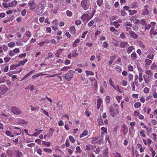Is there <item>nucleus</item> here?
<instances>
[{
  "label": "nucleus",
  "instance_id": "nucleus-1",
  "mask_svg": "<svg viewBox=\"0 0 157 157\" xmlns=\"http://www.w3.org/2000/svg\"><path fill=\"white\" fill-rule=\"evenodd\" d=\"M11 111L14 115H18L22 113L21 109L20 108L15 106L11 107Z\"/></svg>",
  "mask_w": 157,
  "mask_h": 157
},
{
  "label": "nucleus",
  "instance_id": "nucleus-2",
  "mask_svg": "<svg viewBox=\"0 0 157 157\" xmlns=\"http://www.w3.org/2000/svg\"><path fill=\"white\" fill-rule=\"evenodd\" d=\"M9 128L13 132V133L15 135V136L20 135L21 133V130L18 127L12 126L10 127Z\"/></svg>",
  "mask_w": 157,
  "mask_h": 157
},
{
  "label": "nucleus",
  "instance_id": "nucleus-3",
  "mask_svg": "<svg viewBox=\"0 0 157 157\" xmlns=\"http://www.w3.org/2000/svg\"><path fill=\"white\" fill-rule=\"evenodd\" d=\"M75 73V71L70 70L64 76V78L68 81H70L73 77V75Z\"/></svg>",
  "mask_w": 157,
  "mask_h": 157
},
{
  "label": "nucleus",
  "instance_id": "nucleus-4",
  "mask_svg": "<svg viewBox=\"0 0 157 157\" xmlns=\"http://www.w3.org/2000/svg\"><path fill=\"white\" fill-rule=\"evenodd\" d=\"M109 112L110 115L114 117L118 114V110L115 109L113 106H110L109 108Z\"/></svg>",
  "mask_w": 157,
  "mask_h": 157
},
{
  "label": "nucleus",
  "instance_id": "nucleus-5",
  "mask_svg": "<svg viewBox=\"0 0 157 157\" xmlns=\"http://www.w3.org/2000/svg\"><path fill=\"white\" fill-rule=\"evenodd\" d=\"M149 6L147 5H145L144 8L142 10L141 15L143 16H147L149 15L150 11L148 10Z\"/></svg>",
  "mask_w": 157,
  "mask_h": 157
},
{
  "label": "nucleus",
  "instance_id": "nucleus-6",
  "mask_svg": "<svg viewBox=\"0 0 157 157\" xmlns=\"http://www.w3.org/2000/svg\"><path fill=\"white\" fill-rule=\"evenodd\" d=\"M28 5L29 6L30 9L31 10L34 9L36 6V4L34 0H30L28 3Z\"/></svg>",
  "mask_w": 157,
  "mask_h": 157
},
{
  "label": "nucleus",
  "instance_id": "nucleus-7",
  "mask_svg": "<svg viewBox=\"0 0 157 157\" xmlns=\"http://www.w3.org/2000/svg\"><path fill=\"white\" fill-rule=\"evenodd\" d=\"M150 37L157 36V29L156 28H151L150 32Z\"/></svg>",
  "mask_w": 157,
  "mask_h": 157
},
{
  "label": "nucleus",
  "instance_id": "nucleus-8",
  "mask_svg": "<svg viewBox=\"0 0 157 157\" xmlns=\"http://www.w3.org/2000/svg\"><path fill=\"white\" fill-rule=\"evenodd\" d=\"M89 0H82L81 2V7L84 10L88 9L89 6L87 5V2Z\"/></svg>",
  "mask_w": 157,
  "mask_h": 157
},
{
  "label": "nucleus",
  "instance_id": "nucleus-9",
  "mask_svg": "<svg viewBox=\"0 0 157 157\" xmlns=\"http://www.w3.org/2000/svg\"><path fill=\"white\" fill-rule=\"evenodd\" d=\"M143 78L144 81L146 84H149L150 83L152 77L147 76V75H144Z\"/></svg>",
  "mask_w": 157,
  "mask_h": 157
},
{
  "label": "nucleus",
  "instance_id": "nucleus-10",
  "mask_svg": "<svg viewBox=\"0 0 157 157\" xmlns=\"http://www.w3.org/2000/svg\"><path fill=\"white\" fill-rule=\"evenodd\" d=\"M122 131L123 132V134L125 135L128 132V128L125 124H124L121 127Z\"/></svg>",
  "mask_w": 157,
  "mask_h": 157
},
{
  "label": "nucleus",
  "instance_id": "nucleus-11",
  "mask_svg": "<svg viewBox=\"0 0 157 157\" xmlns=\"http://www.w3.org/2000/svg\"><path fill=\"white\" fill-rule=\"evenodd\" d=\"M100 137H93L92 138V141L91 142V143L92 144H96L99 142H101V141L102 140V138L101 139V140L100 139Z\"/></svg>",
  "mask_w": 157,
  "mask_h": 157
},
{
  "label": "nucleus",
  "instance_id": "nucleus-12",
  "mask_svg": "<svg viewBox=\"0 0 157 157\" xmlns=\"http://www.w3.org/2000/svg\"><path fill=\"white\" fill-rule=\"evenodd\" d=\"M52 24H53L52 26V29L55 31L56 30L58 29V23H57V20H54L52 22Z\"/></svg>",
  "mask_w": 157,
  "mask_h": 157
},
{
  "label": "nucleus",
  "instance_id": "nucleus-13",
  "mask_svg": "<svg viewBox=\"0 0 157 157\" xmlns=\"http://www.w3.org/2000/svg\"><path fill=\"white\" fill-rule=\"evenodd\" d=\"M0 90L3 93H6L9 90L6 86L2 85L0 87Z\"/></svg>",
  "mask_w": 157,
  "mask_h": 157
},
{
  "label": "nucleus",
  "instance_id": "nucleus-14",
  "mask_svg": "<svg viewBox=\"0 0 157 157\" xmlns=\"http://www.w3.org/2000/svg\"><path fill=\"white\" fill-rule=\"evenodd\" d=\"M145 73L147 75V76L151 77L153 78L154 76L153 71L151 70H146L145 71Z\"/></svg>",
  "mask_w": 157,
  "mask_h": 157
},
{
  "label": "nucleus",
  "instance_id": "nucleus-15",
  "mask_svg": "<svg viewBox=\"0 0 157 157\" xmlns=\"http://www.w3.org/2000/svg\"><path fill=\"white\" fill-rule=\"evenodd\" d=\"M44 9L38 6L37 8L36 13L37 15H40L44 11Z\"/></svg>",
  "mask_w": 157,
  "mask_h": 157
},
{
  "label": "nucleus",
  "instance_id": "nucleus-16",
  "mask_svg": "<svg viewBox=\"0 0 157 157\" xmlns=\"http://www.w3.org/2000/svg\"><path fill=\"white\" fill-rule=\"evenodd\" d=\"M5 133L6 135L10 137H13L15 136L14 133H13L11 131L9 130L6 131Z\"/></svg>",
  "mask_w": 157,
  "mask_h": 157
},
{
  "label": "nucleus",
  "instance_id": "nucleus-17",
  "mask_svg": "<svg viewBox=\"0 0 157 157\" xmlns=\"http://www.w3.org/2000/svg\"><path fill=\"white\" fill-rule=\"evenodd\" d=\"M129 34L130 36L133 39H136L138 37V35L133 31L130 32Z\"/></svg>",
  "mask_w": 157,
  "mask_h": 157
},
{
  "label": "nucleus",
  "instance_id": "nucleus-18",
  "mask_svg": "<svg viewBox=\"0 0 157 157\" xmlns=\"http://www.w3.org/2000/svg\"><path fill=\"white\" fill-rule=\"evenodd\" d=\"M102 102V100L101 98H98L97 100V108L99 109L100 108Z\"/></svg>",
  "mask_w": 157,
  "mask_h": 157
},
{
  "label": "nucleus",
  "instance_id": "nucleus-19",
  "mask_svg": "<svg viewBox=\"0 0 157 157\" xmlns=\"http://www.w3.org/2000/svg\"><path fill=\"white\" fill-rule=\"evenodd\" d=\"M128 45V43L126 41H122L120 44V47L121 48H125Z\"/></svg>",
  "mask_w": 157,
  "mask_h": 157
},
{
  "label": "nucleus",
  "instance_id": "nucleus-20",
  "mask_svg": "<svg viewBox=\"0 0 157 157\" xmlns=\"http://www.w3.org/2000/svg\"><path fill=\"white\" fill-rule=\"evenodd\" d=\"M54 129L52 128H50L49 129V133L46 134V136L48 137H50L52 136L53 134L54 133Z\"/></svg>",
  "mask_w": 157,
  "mask_h": 157
},
{
  "label": "nucleus",
  "instance_id": "nucleus-21",
  "mask_svg": "<svg viewBox=\"0 0 157 157\" xmlns=\"http://www.w3.org/2000/svg\"><path fill=\"white\" fill-rule=\"evenodd\" d=\"M147 142H148V146H149V147L150 148V150L151 151L153 152L154 151V150H153V149L150 146V145L151 144V143L152 142V141L149 138H148L147 139Z\"/></svg>",
  "mask_w": 157,
  "mask_h": 157
},
{
  "label": "nucleus",
  "instance_id": "nucleus-22",
  "mask_svg": "<svg viewBox=\"0 0 157 157\" xmlns=\"http://www.w3.org/2000/svg\"><path fill=\"white\" fill-rule=\"evenodd\" d=\"M17 1L14 0L11 3H9V7H13L15 6L17 4Z\"/></svg>",
  "mask_w": 157,
  "mask_h": 157
},
{
  "label": "nucleus",
  "instance_id": "nucleus-23",
  "mask_svg": "<svg viewBox=\"0 0 157 157\" xmlns=\"http://www.w3.org/2000/svg\"><path fill=\"white\" fill-rule=\"evenodd\" d=\"M93 145H92L91 144H88L86 146V148L85 149V151H89L91 149L93 148Z\"/></svg>",
  "mask_w": 157,
  "mask_h": 157
},
{
  "label": "nucleus",
  "instance_id": "nucleus-24",
  "mask_svg": "<svg viewBox=\"0 0 157 157\" xmlns=\"http://www.w3.org/2000/svg\"><path fill=\"white\" fill-rule=\"evenodd\" d=\"M73 56L76 57L78 56V52L77 51V49H75L72 52V53H71Z\"/></svg>",
  "mask_w": 157,
  "mask_h": 157
},
{
  "label": "nucleus",
  "instance_id": "nucleus-25",
  "mask_svg": "<svg viewBox=\"0 0 157 157\" xmlns=\"http://www.w3.org/2000/svg\"><path fill=\"white\" fill-rule=\"evenodd\" d=\"M70 32L72 34H74L76 33V30L75 27L71 26L70 28Z\"/></svg>",
  "mask_w": 157,
  "mask_h": 157
},
{
  "label": "nucleus",
  "instance_id": "nucleus-26",
  "mask_svg": "<svg viewBox=\"0 0 157 157\" xmlns=\"http://www.w3.org/2000/svg\"><path fill=\"white\" fill-rule=\"evenodd\" d=\"M28 61V59H25L24 60H21L19 63L17 64L18 66H20L21 65H23L25 64Z\"/></svg>",
  "mask_w": 157,
  "mask_h": 157
},
{
  "label": "nucleus",
  "instance_id": "nucleus-27",
  "mask_svg": "<svg viewBox=\"0 0 157 157\" xmlns=\"http://www.w3.org/2000/svg\"><path fill=\"white\" fill-rule=\"evenodd\" d=\"M131 59L133 60L137 58V56L135 52H133L131 55Z\"/></svg>",
  "mask_w": 157,
  "mask_h": 157
},
{
  "label": "nucleus",
  "instance_id": "nucleus-28",
  "mask_svg": "<svg viewBox=\"0 0 157 157\" xmlns=\"http://www.w3.org/2000/svg\"><path fill=\"white\" fill-rule=\"evenodd\" d=\"M88 130L87 129H85L84 130L82 133L80 135L79 137L82 138L85 136H86L88 134Z\"/></svg>",
  "mask_w": 157,
  "mask_h": 157
},
{
  "label": "nucleus",
  "instance_id": "nucleus-29",
  "mask_svg": "<svg viewBox=\"0 0 157 157\" xmlns=\"http://www.w3.org/2000/svg\"><path fill=\"white\" fill-rule=\"evenodd\" d=\"M97 121L98 123L99 126L102 125L104 124L103 121L101 118H98Z\"/></svg>",
  "mask_w": 157,
  "mask_h": 157
},
{
  "label": "nucleus",
  "instance_id": "nucleus-30",
  "mask_svg": "<svg viewBox=\"0 0 157 157\" xmlns=\"http://www.w3.org/2000/svg\"><path fill=\"white\" fill-rule=\"evenodd\" d=\"M113 88L116 90H117L118 92L121 93V91L119 88V87L118 86H116L114 85L112 86Z\"/></svg>",
  "mask_w": 157,
  "mask_h": 157
},
{
  "label": "nucleus",
  "instance_id": "nucleus-31",
  "mask_svg": "<svg viewBox=\"0 0 157 157\" xmlns=\"http://www.w3.org/2000/svg\"><path fill=\"white\" fill-rule=\"evenodd\" d=\"M134 49V48L132 46H130L128 47L127 50V53L129 54L131 53L132 50Z\"/></svg>",
  "mask_w": 157,
  "mask_h": 157
},
{
  "label": "nucleus",
  "instance_id": "nucleus-32",
  "mask_svg": "<svg viewBox=\"0 0 157 157\" xmlns=\"http://www.w3.org/2000/svg\"><path fill=\"white\" fill-rule=\"evenodd\" d=\"M16 155L17 157H23L22 153L19 151H16Z\"/></svg>",
  "mask_w": 157,
  "mask_h": 157
},
{
  "label": "nucleus",
  "instance_id": "nucleus-33",
  "mask_svg": "<svg viewBox=\"0 0 157 157\" xmlns=\"http://www.w3.org/2000/svg\"><path fill=\"white\" fill-rule=\"evenodd\" d=\"M102 149V147H98L95 150V153L97 154H99L101 151Z\"/></svg>",
  "mask_w": 157,
  "mask_h": 157
},
{
  "label": "nucleus",
  "instance_id": "nucleus-34",
  "mask_svg": "<svg viewBox=\"0 0 157 157\" xmlns=\"http://www.w3.org/2000/svg\"><path fill=\"white\" fill-rule=\"evenodd\" d=\"M110 97L108 96H107L105 98V101L107 104H109L110 103Z\"/></svg>",
  "mask_w": 157,
  "mask_h": 157
},
{
  "label": "nucleus",
  "instance_id": "nucleus-35",
  "mask_svg": "<svg viewBox=\"0 0 157 157\" xmlns=\"http://www.w3.org/2000/svg\"><path fill=\"white\" fill-rule=\"evenodd\" d=\"M6 76H3L0 78V83H4L6 81Z\"/></svg>",
  "mask_w": 157,
  "mask_h": 157
},
{
  "label": "nucleus",
  "instance_id": "nucleus-36",
  "mask_svg": "<svg viewBox=\"0 0 157 157\" xmlns=\"http://www.w3.org/2000/svg\"><path fill=\"white\" fill-rule=\"evenodd\" d=\"M18 123L19 124H27L28 123V122L27 121H25L24 120L21 119L20 120L18 121Z\"/></svg>",
  "mask_w": 157,
  "mask_h": 157
},
{
  "label": "nucleus",
  "instance_id": "nucleus-37",
  "mask_svg": "<svg viewBox=\"0 0 157 157\" xmlns=\"http://www.w3.org/2000/svg\"><path fill=\"white\" fill-rule=\"evenodd\" d=\"M128 12L129 13V15H132L136 13H137V11L136 10H128Z\"/></svg>",
  "mask_w": 157,
  "mask_h": 157
},
{
  "label": "nucleus",
  "instance_id": "nucleus-38",
  "mask_svg": "<svg viewBox=\"0 0 157 157\" xmlns=\"http://www.w3.org/2000/svg\"><path fill=\"white\" fill-rule=\"evenodd\" d=\"M25 34L26 36L29 37H30L32 36L31 33L29 30L26 31Z\"/></svg>",
  "mask_w": 157,
  "mask_h": 157
},
{
  "label": "nucleus",
  "instance_id": "nucleus-39",
  "mask_svg": "<svg viewBox=\"0 0 157 157\" xmlns=\"http://www.w3.org/2000/svg\"><path fill=\"white\" fill-rule=\"evenodd\" d=\"M85 72L87 76H88L89 75H94V73L91 71L86 70V71Z\"/></svg>",
  "mask_w": 157,
  "mask_h": 157
},
{
  "label": "nucleus",
  "instance_id": "nucleus-40",
  "mask_svg": "<svg viewBox=\"0 0 157 157\" xmlns=\"http://www.w3.org/2000/svg\"><path fill=\"white\" fill-rule=\"evenodd\" d=\"M140 136L142 137H145V131L144 130H141L140 132Z\"/></svg>",
  "mask_w": 157,
  "mask_h": 157
},
{
  "label": "nucleus",
  "instance_id": "nucleus-41",
  "mask_svg": "<svg viewBox=\"0 0 157 157\" xmlns=\"http://www.w3.org/2000/svg\"><path fill=\"white\" fill-rule=\"evenodd\" d=\"M89 16V15L87 14H83L81 18L83 21L86 20V19Z\"/></svg>",
  "mask_w": 157,
  "mask_h": 157
},
{
  "label": "nucleus",
  "instance_id": "nucleus-42",
  "mask_svg": "<svg viewBox=\"0 0 157 157\" xmlns=\"http://www.w3.org/2000/svg\"><path fill=\"white\" fill-rule=\"evenodd\" d=\"M141 104L140 102H137L135 103L134 104V107L136 108H138L141 106Z\"/></svg>",
  "mask_w": 157,
  "mask_h": 157
},
{
  "label": "nucleus",
  "instance_id": "nucleus-43",
  "mask_svg": "<svg viewBox=\"0 0 157 157\" xmlns=\"http://www.w3.org/2000/svg\"><path fill=\"white\" fill-rule=\"evenodd\" d=\"M31 109L32 111H35L37 110L39 108V107L36 106L34 107L33 106L31 105L30 106Z\"/></svg>",
  "mask_w": 157,
  "mask_h": 157
},
{
  "label": "nucleus",
  "instance_id": "nucleus-44",
  "mask_svg": "<svg viewBox=\"0 0 157 157\" xmlns=\"http://www.w3.org/2000/svg\"><path fill=\"white\" fill-rule=\"evenodd\" d=\"M145 62L147 65H149L152 62V61L148 59H146L145 60Z\"/></svg>",
  "mask_w": 157,
  "mask_h": 157
},
{
  "label": "nucleus",
  "instance_id": "nucleus-45",
  "mask_svg": "<svg viewBox=\"0 0 157 157\" xmlns=\"http://www.w3.org/2000/svg\"><path fill=\"white\" fill-rule=\"evenodd\" d=\"M67 15L69 17H71L72 15V12L69 10H67L66 11Z\"/></svg>",
  "mask_w": 157,
  "mask_h": 157
},
{
  "label": "nucleus",
  "instance_id": "nucleus-46",
  "mask_svg": "<svg viewBox=\"0 0 157 157\" xmlns=\"http://www.w3.org/2000/svg\"><path fill=\"white\" fill-rule=\"evenodd\" d=\"M103 2V0H98L97 1V5L100 7Z\"/></svg>",
  "mask_w": 157,
  "mask_h": 157
},
{
  "label": "nucleus",
  "instance_id": "nucleus-47",
  "mask_svg": "<svg viewBox=\"0 0 157 157\" xmlns=\"http://www.w3.org/2000/svg\"><path fill=\"white\" fill-rule=\"evenodd\" d=\"M8 46L10 48H12L15 46V43L14 42H10L8 44Z\"/></svg>",
  "mask_w": 157,
  "mask_h": 157
},
{
  "label": "nucleus",
  "instance_id": "nucleus-48",
  "mask_svg": "<svg viewBox=\"0 0 157 157\" xmlns=\"http://www.w3.org/2000/svg\"><path fill=\"white\" fill-rule=\"evenodd\" d=\"M69 138L70 141L72 143H73L75 142V140L74 139V138L71 136H70L69 137Z\"/></svg>",
  "mask_w": 157,
  "mask_h": 157
},
{
  "label": "nucleus",
  "instance_id": "nucleus-49",
  "mask_svg": "<svg viewBox=\"0 0 157 157\" xmlns=\"http://www.w3.org/2000/svg\"><path fill=\"white\" fill-rule=\"evenodd\" d=\"M146 20L145 19H142L140 21V24L144 26L146 24Z\"/></svg>",
  "mask_w": 157,
  "mask_h": 157
},
{
  "label": "nucleus",
  "instance_id": "nucleus-50",
  "mask_svg": "<svg viewBox=\"0 0 157 157\" xmlns=\"http://www.w3.org/2000/svg\"><path fill=\"white\" fill-rule=\"evenodd\" d=\"M113 23V25L115 26L116 28H118L120 25L118 23V22L117 21H114Z\"/></svg>",
  "mask_w": 157,
  "mask_h": 157
},
{
  "label": "nucleus",
  "instance_id": "nucleus-51",
  "mask_svg": "<svg viewBox=\"0 0 157 157\" xmlns=\"http://www.w3.org/2000/svg\"><path fill=\"white\" fill-rule=\"evenodd\" d=\"M144 25V29L145 30H149L150 29V28H151V25H150L149 24H146Z\"/></svg>",
  "mask_w": 157,
  "mask_h": 157
},
{
  "label": "nucleus",
  "instance_id": "nucleus-52",
  "mask_svg": "<svg viewBox=\"0 0 157 157\" xmlns=\"http://www.w3.org/2000/svg\"><path fill=\"white\" fill-rule=\"evenodd\" d=\"M19 67L18 66V64L12 65L10 66V70H13L14 69H15L17 67Z\"/></svg>",
  "mask_w": 157,
  "mask_h": 157
},
{
  "label": "nucleus",
  "instance_id": "nucleus-53",
  "mask_svg": "<svg viewBox=\"0 0 157 157\" xmlns=\"http://www.w3.org/2000/svg\"><path fill=\"white\" fill-rule=\"evenodd\" d=\"M44 150L45 152H47L48 153H51L52 151V150L50 148H44Z\"/></svg>",
  "mask_w": 157,
  "mask_h": 157
},
{
  "label": "nucleus",
  "instance_id": "nucleus-54",
  "mask_svg": "<svg viewBox=\"0 0 157 157\" xmlns=\"http://www.w3.org/2000/svg\"><path fill=\"white\" fill-rule=\"evenodd\" d=\"M149 89L147 87H145L144 90V92L145 94H147L149 93Z\"/></svg>",
  "mask_w": 157,
  "mask_h": 157
},
{
  "label": "nucleus",
  "instance_id": "nucleus-55",
  "mask_svg": "<svg viewBox=\"0 0 157 157\" xmlns=\"http://www.w3.org/2000/svg\"><path fill=\"white\" fill-rule=\"evenodd\" d=\"M154 56L153 54H150L147 55V57L148 58L150 59H153Z\"/></svg>",
  "mask_w": 157,
  "mask_h": 157
},
{
  "label": "nucleus",
  "instance_id": "nucleus-56",
  "mask_svg": "<svg viewBox=\"0 0 157 157\" xmlns=\"http://www.w3.org/2000/svg\"><path fill=\"white\" fill-rule=\"evenodd\" d=\"M137 3L136 2H134L131 5V8H134L136 7L137 6Z\"/></svg>",
  "mask_w": 157,
  "mask_h": 157
},
{
  "label": "nucleus",
  "instance_id": "nucleus-57",
  "mask_svg": "<svg viewBox=\"0 0 157 157\" xmlns=\"http://www.w3.org/2000/svg\"><path fill=\"white\" fill-rule=\"evenodd\" d=\"M150 25H151V28H155V25L156 24V23L155 22L152 21L149 24Z\"/></svg>",
  "mask_w": 157,
  "mask_h": 157
},
{
  "label": "nucleus",
  "instance_id": "nucleus-58",
  "mask_svg": "<svg viewBox=\"0 0 157 157\" xmlns=\"http://www.w3.org/2000/svg\"><path fill=\"white\" fill-rule=\"evenodd\" d=\"M133 79V76L131 74H129L128 75V80L129 81L132 80Z\"/></svg>",
  "mask_w": 157,
  "mask_h": 157
},
{
  "label": "nucleus",
  "instance_id": "nucleus-59",
  "mask_svg": "<svg viewBox=\"0 0 157 157\" xmlns=\"http://www.w3.org/2000/svg\"><path fill=\"white\" fill-rule=\"evenodd\" d=\"M26 10L24 9L21 12V14L23 16H25L26 14Z\"/></svg>",
  "mask_w": 157,
  "mask_h": 157
},
{
  "label": "nucleus",
  "instance_id": "nucleus-60",
  "mask_svg": "<svg viewBox=\"0 0 157 157\" xmlns=\"http://www.w3.org/2000/svg\"><path fill=\"white\" fill-rule=\"evenodd\" d=\"M121 85L123 86H125L127 85V82L125 80H122V81L121 82Z\"/></svg>",
  "mask_w": 157,
  "mask_h": 157
},
{
  "label": "nucleus",
  "instance_id": "nucleus-61",
  "mask_svg": "<svg viewBox=\"0 0 157 157\" xmlns=\"http://www.w3.org/2000/svg\"><path fill=\"white\" fill-rule=\"evenodd\" d=\"M101 130L102 132L106 133L107 132V128H105L104 127H102L101 128Z\"/></svg>",
  "mask_w": 157,
  "mask_h": 157
},
{
  "label": "nucleus",
  "instance_id": "nucleus-62",
  "mask_svg": "<svg viewBox=\"0 0 157 157\" xmlns=\"http://www.w3.org/2000/svg\"><path fill=\"white\" fill-rule=\"evenodd\" d=\"M121 15L122 16H125L126 15V12L124 9L121 10Z\"/></svg>",
  "mask_w": 157,
  "mask_h": 157
},
{
  "label": "nucleus",
  "instance_id": "nucleus-63",
  "mask_svg": "<svg viewBox=\"0 0 157 157\" xmlns=\"http://www.w3.org/2000/svg\"><path fill=\"white\" fill-rule=\"evenodd\" d=\"M13 51L14 52V53L17 54V53H19L20 52V49L18 48H15L13 50Z\"/></svg>",
  "mask_w": 157,
  "mask_h": 157
},
{
  "label": "nucleus",
  "instance_id": "nucleus-64",
  "mask_svg": "<svg viewBox=\"0 0 157 157\" xmlns=\"http://www.w3.org/2000/svg\"><path fill=\"white\" fill-rule=\"evenodd\" d=\"M8 54L10 56L12 57L14 56L15 55V53L13 51L10 50Z\"/></svg>",
  "mask_w": 157,
  "mask_h": 157
}]
</instances>
